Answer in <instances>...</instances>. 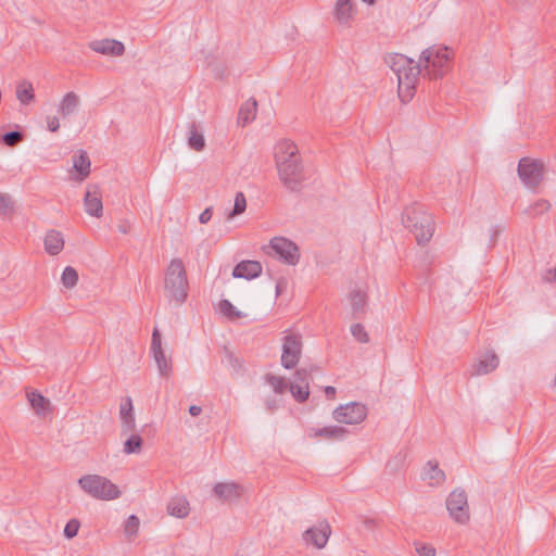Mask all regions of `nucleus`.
<instances>
[{
    "instance_id": "obj_1",
    "label": "nucleus",
    "mask_w": 556,
    "mask_h": 556,
    "mask_svg": "<svg viewBox=\"0 0 556 556\" xmlns=\"http://www.w3.org/2000/svg\"><path fill=\"white\" fill-rule=\"evenodd\" d=\"M453 51L445 46H431L425 49L417 63L401 53H390L386 63L397 77L399 97L402 102H409L416 89L419 76L428 79L442 78L451 68Z\"/></svg>"
},
{
    "instance_id": "obj_2",
    "label": "nucleus",
    "mask_w": 556,
    "mask_h": 556,
    "mask_svg": "<svg viewBox=\"0 0 556 556\" xmlns=\"http://www.w3.org/2000/svg\"><path fill=\"white\" fill-rule=\"evenodd\" d=\"M274 160L279 179L289 189H295L302 177V164L298 146L283 138L274 146Z\"/></svg>"
},
{
    "instance_id": "obj_3",
    "label": "nucleus",
    "mask_w": 556,
    "mask_h": 556,
    "mask_svg": "<svg viewBox=\"0 0 556 556\" xmlns=\"http://www.w3.org/2000/svg\"><path fill=\"white\" fill-rule=\"evenodd\" d=\"M187 270L181 258L170 260L164 274V291L169 302L181 305L188 298Z\"/></svg>"
},
{
    "instance_id": "obj_4",
    "label": "nucleus",
    "mask_w": 556,
    "mask_h": 556,
    "mask_svg": "<svg viewBox=\"0 0 556 556\" xmlns=\"http://www.w3.org/2000/svg\"><path fill=\"white\" fill-rule=\"evenodd\" d=\"M403 224L414 233L418 244L428 243L433 236V218L420 206L406 207L403 214Z\"/></svg>"
},
{
    "instance_id": "obj_5",
    "label": "nucleus",
    "mask_w": 556,
    "mask_h": 556,
    "mask_svg": "<svg viewBox=\"0 0 556 556\" xmlns=\"http://www.w3.org/2000/svg\"><path fill=\"white\" fill-rule=\"evenodd\" d=\"M78 485L86 494L99 501H114L122 495L117 484L97 473L81 476Z\"/></svg>"
},
{
    "instance_id": "obj_6",
    "label": "nucleus",
    "mask_w": 556,
    "mask_h": 556,
    "mask_svg": "<svg viewBox=\"0 0 556 556\" xmlns=\"http://www.w3.org/2000/svg\"><path fill=\"white\" fill-rule=\"evenodd\" d=\"M518 176L521 182L531 190H536L545 175L544 163L531 157H522L518 163Z\"/></svg>"
},
{
    "instance_id": "obj_7",
    "label": "nucleus",
    "mask_w": 556,
    "mask_h": 556,
    "mask_svg": "<svg viewBox=\"0 0 556 556\" xmlns=\"http://www.w3.org/2000/svg\"><path fill=\"white\" fill-rule=\"evenodd\" d=\"M450 517L459 525L468 523L470 510L467 493L462 489L453 490L446 498Z\"/></svg>"
},
{
    "instance_id": "obj_8",
    "label": "nucleus",
    "mask_w": 556,
    "mask_h": 556,
    "mask_svg": "<svg viewBox=\"0 0 556 556\" xmlns=\"http://www.w3.org/2000/svg\"><path fill=\"white\" fill-rule=\"evenodd\" d=\"M302 337L295 333H288L282 340L281 365L286 369L294 368L302 355Z\"/></svg>"
},
{
    "instance_id": "obj_9",
    "label": "nucleus",
    "mask_w": 556,
    "mask_h": 556,
    "mask_svg": "<svg viewBox=\"0 0 556 556\" xmlns=\"http://www.w3.org/2000/svg\"><path fill=\"white\" fill-rule=\"evenodd\" d=\"M332 16L338 27L342 29L351 28L357 16L355 0H334Z\"/></svg>"
},
{
    "instance_id": "obj_10",
    "label": "nucleus",
    "mask_w": 556,
    "mask_h": 556,
    "mask_svg": "<svg viewBox=\"0 0 556 556\" xmlns=\"http://www.w3.org/2000/svg\"><path fill=\"white\" fill-rule=\"evenodd\" d=\"M366 406L357 402L340 405L333 410V419L345 425L359 424L366 418Z\"/></svg>"
},
{
    "instance_id": "obj_11",
    "label": "nucleus",
    "mask_w": 556,
    "mask_h": 556,
    "mask_svg": "<svg viewBox=\"0 0 556 556\" xmlns=\"http://www.w3.org/2000/svg\"><path fill=\"white\" fill-rule=\"evenodd\" d=\"M269 247L287 264L295 265L299 262V249L291 240L275 237L270 240Z\"/></svg>"
},
{
    "instance_id": "obj_12",
    "label": "nucleus",
    "mask_w": 556,
    "mask_h": 556,
    "mask_svg": "<svg viewBox=\"0 0 556 556\" xmlns=\"http://www.w3.org/2000/svg\"><path fill=\"white\" fill-rule=\"evenodd\" d=\"M309 377L308 369L300 368L295 371L294 379L289 382L288 389L299 403L305 402L309 396Z\"/></svg>"
},
{
    "instance_id": "obj_13",
    "label": "nucleus",
    "mask_w": 556,
    "mask_h": 556,
    "mask_svg": "<svg viewBox=\"0 0 556 556\" xmlns=\"http://www.w3.org/2000/svg\"><path fill=\"white\" fill-rule=\"evenodd\" d=\"M151 352L157 364L160 375L168 378L172 374V359L166 356L162 349L161 334L157 329H154L152 333Z\"/></svg>"
},
{
    "instance_id": "obj_14",
    "label": "nucleus",
    "mask_w": 556,
    "mask_h": 556,
    "mask_svg": "<svg viewBox=\"0 0 556 556\" xmlns=\"http://www.w3.org/2000/svg\"><path fill=\"white\" fill-rule=\"evenodd\" d=\"M331 534V528L327 521H321L318 525L307 529L303 533V540L306 544H311L317 548H324Z\"/></svg>"
},
{
    "instance_id": "obj_15",
    "label": "nucleus",
    "mask_w": 556,
    "mask_h": 556,
    "mask_svg": "<svg viewBox=\"0 0 556 556\" xmlns=\"http://www.w3.org/2000/svg\"><path fill=\"white\" fill-rule=\"evenodd\" d=\"M96 53L109 56H122L125 53V46L122 41L111 38L92 40L88 45Z\"/></svg>"
},
{
    "instance_id": "obj_16",
    "label": "nucleus",
    "mask_w": 556,
    "mask_h": 556,
    "mask_svg": "<svg viewBox=\"0 0 556 556\" xmlns=\"http://www.w3.org/2000/svg\"><path fill=\"white\" fill-rule=\"evenodd\" d=\"M84 207L88 215L101 217L103 214L102 193L98 186H89L85 198Z\"/></svg>"
},
{
    "instance_id": "obj_17",
    "label": "nucleus",
    "mask_w": 556,
    "mask_h": 556,
    "mask_svg": "<svg viewBox=\"0 0 556 556\" xmlns=\"http://www.w3.org/2000/svg\"><path fill=\"white\" fill-rule=\"evenodd\" d=\"M119 420L122 433L128 434L136 429V417L132 401L129 396L123 399L119 404Z\"/></svg>"
},
{
    "instance_id": "obj_18",
    "label": "nucleus",
    "mask_w": 556,
    "mask_h": 556,
    "mask_svg": "<svg viewBox=\"0 0 556 556\" xmlns=\"http://www.w3.org/2000/svg\"><path fill=\"white\" fill-rule=\"evenodd\" d=\"M214 494L222 501L232 502L240 498L245 490L241 484L236 482H220L215 484Z\"/></svg>"
},
{
    "instance_id": "obj_19",
    "label": "nucleus",
    "mask_w": 556,
    "mask_h": 556,
    "mask_svg": "<svg viewBox=\"0 0 556 556\" xmlns=\"http://www.w3.org/2000/svg\"><path fill=\"white\" fill-rule=\"evenodd\" d=\"M27 400L34 409L35 414L40 418H46L52 413V405L49 399L43 396L36 390L26 393Z\"/></svg>"
},
{
    "instance_id": "obj_20",
    "label": "nucleus",
    "mask_w": 556,
    "mask_h": 556,
    "mask_svg": "<svg viewBox=\"0 0 556 556\" xmlns=\"http://www.w3.org/2000/svg\"><path fill=\"white\" fill-rule=\"evenodd\" d=\"M262 274V264L257 261H242L238 263L233 270L235 278L254 279Z\"/></svg>"
},
{
    "instance_id": "obj_21",
    "label": "nucleus",
    "mask_w": 556,
    "mask_h": 556,
    "mask_svg": "<svg viewBox=\"0 0 556 556\" xmlns=\"http://www.w3.org/2000/svg\"><path fill=\"white\" fill-rule=\"evenodd\" d=\"M43 245L49 255L60 254L65 245L63 233L54 229L49 230L45 236Z\"/></svg>"
},
{
    "instance_id": "obj_22",
    "label": "nucleus",
    "mask_w": 556,
    "mask_h": 556,
    "mask_svg": "<svg viewBox=\"0 0 556 556\" xmlns=\"http://www.w3.org/2000/svg\"><path fill=\"white\" fill-rule=\"evenodd\" d=\"M344 428L339 426H327L323 428H311L308 437L312 439L339 440L345 435Z\"/></svg>"
},
{
    "instance_id": "obj_23",
    "label": "nucleus",
    "mask_w": 556,
    "mask_h": 556,
    "mask_svg": "<svg viewBox=\"0 0 556 556\" xmlns=\"http://www.w3.org/2000/svg\"><path fill=\"white\" fill-rule=\"evenodd\" d=\"M422 480L430 486H438L444 482L445 473L439 468L437 462L429 460L424 467Z\"/></svg>"
},
{
    "instance_id": "obj_24",
    "label": "nucleus",
    "mask_w": 556,
    "mask_h": 556,
    "mask_svg": "<svg viewBox=\"0 0 556 556\" xmlns=\"http://www.w3.org/2000/svg\"><path fill=\"white\" fill-rule=\"evenodd\" d=\"M498 366V357L493 352H486L473 365L472 375H486Z\"/></svg>"
},
{
    "instance_id": "obj_25",
    "label": "nucleus",
    "mask_w": 556,
    "mask_h": 556,
    "mask_svg": "<svg viewBox=\"0 0 556 556\" xmlns=\"http://www.w3.org/2000/svg\"><path fill=\"white\" fill-rule=\"evenodd\" d=\"M80 104L78 94L74 91H70L63 96L59 103L58 112L63 118H66L74 114Z\"/></svg>"
},
{
    "instance_id": "obj_26",
    "label": "nucleus",
    "mask_w": 556,
    "mask_h": 556,
    "mask_svg": "<svg viewBox=\"0 0 556 556\" xmlns=\"http://www.w3.org/2000/svg\"><path fill=\"white\" fill-rule=\"evenodd\" d=\"M167 511L170 516L185 518L190 511L189 502L181 496L174 497L167 505Z\"/></svg>"
},
{
    "instance_id": "obj_27",
    "label": "nucleus",
    "mask_w": 556,
    "mask_h": 556,
    "mask_svg": "<svg viewBox=\"0 0 556 556\" xmlns=\"http://www.w3.org/2000/svg\"><path fill=\"white\" fill-rule=\"evenodd\" d=\"M90 166L91 163L86 152H80L78 156L74 157L73 167L78 174L75 179L78 181L85 180L90 174Z\"/></svg>"
},
{
    "instance_id": "obj_28",
    "label": "nucleus",
    "mask_w": 556,
    "mask_h": 556,
    "mask_svg": "<svg viewBox=\"0 0 556 556\" xmlns=\"http://www.w3.org/2000/svg\"><path fill=\"white\" fill-rule=\"evenodd\" d=\"M257 112V102L254 99H250L245 101L240 110L238 115V121L242 126H245L247 124L251 123Z\"/></svg>"
},
{
    "instance_id": "obj_29",
    "label": "nucleus",
    "mask_w": 556,
    "mask_h": 556,
    "mask_svg": "<svg viewBox=\"0 0 556 556\" xmlns=\"http://www.w3.org/2000/svg\"><path fill=\"white\" fill-rule=\"evenodd\" d=\"M349 301L354 315L364 313L367 304V293L364 290L354 289L349 294Z\"/></svg>"
},
{
    "instance_id": "obj_30",
    "label": "nucleus",
    "mask_w": 556,
    "mask_h": 556,
    "mask_svg": "<svg viewBox=\"0 0 556 556\" xmlns=\"http://www.w3.org/2000/svg\"><path fill=\"white\" fill-rule=\"evenodd\" d=\"M188 144L197 152H200L205 148L204 136L195 124H192L189 128Z\"/></svg>"
},
{
    "instance_id": "obj_31",
    "label": "nucleus",
    "mask_w": 556,
    "mask_h": 556,
    "mask_svg": "<svg viewBox=\"0 0 556 556\" xmlns=\"http://www.w3.org/2000/svg\"><path fill=\"white\" fill-rule=\"evenodd\" d=\"M265 381L273 389L276 395H282L289 387V382L285 377L274 374H266Z\"/></svg>"
},
{
    "instance_id": "obj_32",
    "label": "nucleus",
    "mask_w": 556,
    "mask_h": 556,
    "mask_svg": "<svg viewBox=\"0 0 556 556\" xmlns=\"http://www.w3.org/2000/svg\"><path fill=\"white\" fill-rule=\"evenodd\" d=\"M16 98L22 104H29L33 102L35 93L31 83L22 81L16 88Z\"/></svg>"
},
{
    "instance_id": "obj_33",
    "label": "nucleus",
    "mask_w": 556,
    "mask_h": 556,
    "mask_svg": "<svg viewBox=\"0 0 556 556\" xmlns=\"http://www.w3.org/2000/svg\"><path fill=\"white\" fill-rule=\"evenodd\" d=\"M551 203L546 199H539L534 201L529 207L525 211V213L531 217L540 216L551 210Z\"/></svg>"
},
{
    "instance_id": "obj_34",
    "label": "nucleus",
    "mask_w": 556,
    "mask_h": 556,
    "mask_svg": "<svg viewBox=\"0 0 556 556\" xmlns=\"http://www.w3.org/2000/svg\"><path fill=\"white\" fill-rule=\"evenodd\" d=\"M61 282L66 289H73L78 282V273L72 266H66L61 275Z\"/></svg>"
},
{
    "instance_id": "obj_35",
    "label": "nucleus",
    "mask_w": 556,
    "mask_h": 556,
    "mask_svg": "<svg viewBox=\"0 0 556 556\" xmlns=\"http://www.w3.org/2000/svg\"><path fill=\"white\" fill-rule=\"evenodd\" d=\"M142 448V439L138 434H131L124 443L123 451L125 454H137Z\"/></svg>"
},
{
    "instance_id": "obj_36",
    "label": "nucleus",
    "mask_w": 556,
    "mask_h": 556,
    "mask_svg": "<svg viewBox=\"0 0 556 556\" xmlns=\"http://www.w3.org/2000/svg\"><path fill=\"white\" fill-rule=\"evenodd\" d=\"M247 208V199L243 192H237L235 197V203L232 211L228 214V218L231 219L242 214Z\"/></svg>"
},
{
    "instance_id": "obj_37",
    "label": "nucleus",
    "mask_w": 556,
    "mask_h": 556,
    "mask_svg": "<svg viewBox=\"0 0 556 556\" xmlns=\"http://www.w3.org/2000/svg\"><path fill=\"white\" fill-rule=\"evenodd\" d=\"M14 211V201L8 193L0 192V216H8Z\"/></svg>"
},
{
    "instance_id": "obj_38",
    "label": "nucleus",
    "mask_w": 556,
    "mask_h": 556,
    "mask_svg": "<svg viewBox=\"0 0 556 556\" xmlns=\"http://www.w3.org/2000/svg\"><path fill=\"white\" fill-rule=\"evenodd\" d=\"M220 312L231 320L242 317V314L228 301L222 300L219 303Z\"/></svg>"
},
{
    "instance_id": "obj_39",
    "label": "nucleus",
    "mask_w": 556,
    "mask_h": 556,
    "mask_svg": "<svg viewBox=\"0 0 556 556\" xmlns=\"http://www.w3.org/2000/svg\"><path fill=\"white\" fill-rule=\"evenodd\" d=\"M351 333L355 338V340L361 343L369 342L368 332L366 331L365 327L362 324H353L351 326Z\"/></svg>"
},
{
    "instance_id": "obj_40",
    "label": "nucleus",
    "mask_w": 556,
    "mask_h": 556,
    "mask_svg": "<svg viewBox=\"0 0 556 556\" xmlns=\"http://www.w3.org/2000/svg\"><path fill=\"white\" fill-rule=\"evenodd\" d=\"M139 525H140V521L137 516H135V515L129 516L125 523V533L129 536L137 534V532L139 530Z\"/></svg>"
},
{
    "instance_id": "obj_41",
    "label": "nucleus",
    "mask_w": 556,
    "mask_h": 556,
    "mask_svg": "<svg viewBox=\"0 0 556 556\" xmlns=\"http://www.w3.org/2000/svg\"><path fill=\"white\" fill-rule=\"evenodd\" d=\"M80 528V522L78 519H71L64 527V535L67 539H73L77 535Z\"/></svg>"
},
{
    "instance_id": "obj_42",
    "label": "nucleus",
    "mask_w": 556,
    "mask_h": 556,
    "mask_svg": "<svg viewBox=\"0 0 556 556\" xmlns=\"http://www.w3.org/2000/svg\"><path fill=\"white\" fill-rule=\"evenodd\" d=\"M2 140L8 147H15L23 140V134L20 131H10L3 135Z\"/></svg>"
},
{
    "instance_id": "obj_43",
    "label": "nucleus",
    "mask_w": 556,
    "mask_h": 556,
    "mask_svg": "<svg viewBox=\"0 0 556 556\" xmlns=\"http://www.w3.org/2000/svg\"><path fill=\"white\" fill-rule=\"evenodd\" d=\"M415 549L419 556H435V548L431 544L415 543Z\"/></svg>"
},
{
    "instance_id": "obj_44",
    "label": "nucleus",
    "mask_w": 556,
    "mask_h": 556,
    "mask_svg": "<svg viewBox=\"0 0 556 556\" xmlns=\"http://www.w3.org/2000/svg\"><path fill=\"white\" fill-rule=\"evenodd\" d=\"M46 121L47 127L51 132H55L60 129V122L56 116H48Z\"/></svg>"
},
{
    "instance_id": "obj_45",
    "label": "nucleus",
    "mask_w": 556,
    "mask_h": 556,
    "mask_svg": "<svg viewBox=\"0 0 556 556\" xmlns=\"http://www.w3.org/2000/svg\"><path fill=\"white\" fill-rule=\"evenodd\" d=\"M264 403H265L266 408L269 412H274L279 406L280 400L277 396H275V397H267Z\"/></svg>"
},
{
    "instance_id": "obj_46",
    "label": "nucleus",
    "mask_w": 556,
    "mask_h": 556,
    "mask_svg": "<svg viewBox=\"0 0 556 556\" xmlns=\"http://www.w3.org/2000/svg\"><path fill=\"white\" fill-rule=\"evenodd\" d=\"M213 216L212 207H206L199 216V222L201 224H207Z\"/></svg>"
},
{
    "instance_id": "obj_47",
    "label": "nucleus",
    "mask_w": 556,
    "mask_h": 556,
    "mask_svg": "<svg viewBox=\"0 0 556 556\" xmlns=\"http://www.w3.org/2000/svg\"><path fill=\"white\" fill-rule=\"evenodd\" d=\"M201 412H202V408L200 406L191 405L189 407V413L193 417L199 416L201 414Z\"/></svg>"
},
{
    "instance_id": "obj_48",
    "label": "nucleus",
    "mask_w": 556,
    "mask_h": 556,
    "mask_svg": "<svg viewBox=\"0 0 556 556\" xmlns=\"http://www.w3.org/2000/svg\"><path fill=\"white\" fill-rule=\"evenodd\" d=\"M325 393L328 397L333 399L336 395V388L333 387H326Z\"/></svg>"
},
{
    "instance_id": "obj_49",
    "label": "nucleus",
    "mask_w": 556,
    "mask_h": 556,
    "mask_svg": "<svg viewBox=\"0 0 556 556\" xmlns=\"http://www.w3.org/2000/svg\"><path fill=\"white\" fill-rule=\"evenodd\" d=\"M549 279L556 282V266L548 270Z\"/></svg>"
},
{
    "instance_id": "obj_50",
    "label": "nucleus",
    "mask_w": 556,
    "mask_h": 556,
    "mask_svg": "<svg viewBox=\"0 0 556 556\" xmlns=\"http://www.w3.org/2000/svg\"><path fill=\"white\" fill-rule=\"evenodd\" d=\"M515 5H520L526 2V0H510Z\"/></svg>"
},
{
    "instance_id": "obj_51",
    "label": "nucleus",
    "mask_w": 556,
    "mask_h": 556,
    "mask_svg": "<svg viewBox=\"0 0 556 556\" xmlns=\"http://www.w3.org/2000/svg\"><path fill=\"white\" fill-rule=\"evenodd\" d=\"M363 1L368 3V4H374L376 2V0H363Z\"/></svg>"
}]
</instances>
